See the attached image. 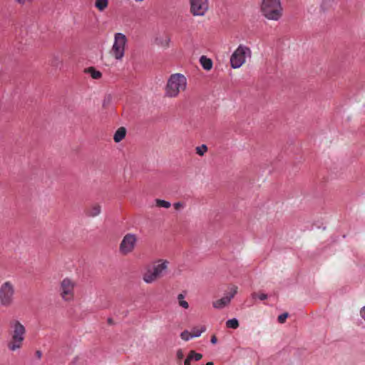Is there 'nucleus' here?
Returning a JSON list of instances; mask_svg holds the SVG:
<instances>
[{
    "label": "nucleus",
    "instance_id": "nucleus-1",
    "mask_svg": "<svg viewBox=\"0 0 365 365\" xmlns=\"http://www.w3.org/2000/svg\"><path fill=\"white\" fill-rule=\"evenodd\" d=\"M187 78L183 74L173 73L170 76L167 81L165 87V96L170 98H177L181 92L187 89Z\"/></svg>",
    "mask_w": 365,
    "mask_h": 365
},
{
    "label": "nucleus",
    "instance_id": "nucleus-2",
    "mask_svg": "<svg viewBox=\"0 0 365 365\" xmlns=\"http://www.w3.org/2000/svg\"><path fill=\"white\" fill-rule=\"evenodd\" d=\"M169 262L167 260L159 259L155 262L152 266L148 267L143 274V279L146 284H152L163 277L168 267Z\"/></svg>",
    "mask_w": 365,
    "mask_h": 365
},
{
    "label": "nucleus",
    "instance_id": "nucleus-3",
    "mask_svg": "<svg viewBox=\"0 0 365 365\" xmlns=\"http://www.w3.org/2000/svg\"><path fill=\"white\" fill-rule=\"evenodd\" d=\"M282 10L280 0H261L260 11L268 20L278 21L282 16Z\"/></svg>",
    "mask_w": 365,
    "mask_h": 365
},
{
    "label": "nucleus",
    "instance_id": "nucleus-4",
    "mask_svg": "<svg viewBox=\"0 0 365 365\" xmlns=\"http://www.w3.org/2000/svg\"><path fill=\"white\" fill-rule=\"evenodd\" d=\"M11 329V341L8 344V348L11 351L21 349L25 339L26 328L19 320H13L10 322Z\"/></svg>",
    "mask_w": 365,
    "mask_h": 365
},
{
    "label": "nucleus",
    "instance_id": "nucleus-5",
    "mask_svg": "<svg viewBox=\"0 0 365 365\" xmlns=\"http://www.w3.org/2000/svg\"><path fill=\"white\" fill-rule=\"evenodd\" d=\"M252 57V51L250 47L244 44H240L233 51L230 58V66L233 69L242 67Z\"/></svg>",
    "mask_w": 365,
    "mask_h": 365
},
{
    "label": "nucleus",
    "instance_id": "nucleus-6",
    "mask_svg": "<svg viewBox=\"0 0 365 365\" xmlns=\"http://www.w3.org/2000/svg\"><path fill=\"white\" fill-rule=\"evenodd\" d=\"M128 38L126 36L120 32L115 33L110 50V55L117 61H121L125 56Z\"/></svg>",
    "mask_w": 365,
    "mask_h": 365
},
{
    "label": "nucleus",
    "instance_id": "nucleus-7",
    "mask_svg": "<svg viewBox=\"0 0 365 365\" xmlns=\"http://www.w3.org/2000/svg\"><path fill=\"white\" fill-rule=\"evenodd\" d=\"M16 289L11 281H5L0 285V305L2 307H10L14 302Z\"/></svg>",
    "mask_w": 365,
    "mask_h": 365
},
{
    "label": "nucleus",
    "instance_id": "nucleus-8",
    "mask_svg": "<svg viewBox=\"0 0 365 365\" xmlns=\"http://www.w3.org/2000/svg\"><path fill=\"white\" fill-rule=\"evenodd\" d=\"M76 283L70 278H64L59 285V294L63 301L70 302L74 299Z\"/></svg>",
    "mask_w": 365,
    "mask_h": 365
},
{
    "label": "nucleus",
    "instance_id": "nucleus-9",
    "mask_svg": "<svg viewBox=\"0 0 365 365\" xmlns=\"http://www.w3.org/2000/svg\"><path fill=\"white\" fill-rule=\"evenodd\" d=\"M189 11L194 17H204L210 11V0H189Z\"/></svg>",
    "mask_w": 365,
    "mask_h": 365
},
{
    "label": "nucleus",
    "instance_id": "nucleus-10",
    "mask_svg": "<svg viewBox=\"0 0 365 365\" xmlns=\"http://www.w3.org/2000/svg\"><path fill=\"white\" fill-rule=\"evenodd\" d=\"M138 243V237L133 233H127L122 239L119 245V252L123 255L132 253Z\"/></svg>",
    "mask_w": 365,
    "mask_h": 365
},
{
    "label": "nucleus",
    "instance_id": "nucleus-11",
    "mask_svg": "<svg viewBox=\"0 0 365 365\" xmlns=\"http://www.w3.org/2000/svg\"><path fill=\"white\" fill-rule=\"evenodd\" d=\"M238 288L235 285H232L228 288V292L224 294L220 299H217L212 302V306L215 309H222L227 307L232 298L237 293Z\"/></svg>",
    "mask_w": 365,
    "mask_h": 365
},
{
    "label": "nucleus",
    "instance_id": "nucleus-12",
    "mask_svg": "<svg viewBox=\"0 0 365 365\" xmlns=\"http://www.w3.org/2000/svg\"><path fill=\"white\" fill-rule=\"evenodd\" d=\"M84 72L95 80L100 79L102 77V73L96 70L94 67H88L85 69Z\"/></svg>",
    "mask_w": 365,
    "mask_h": 365
},
{
    "label": "nucleus",
    "instance_id": "nucleus-13",
    "mask_svg": "<svg viewBox=\"0 0 365 365\" xmlns=\"http://www.w3.org/2000/svg\"><path fill=\"white\" fill-rule=\"evenodd\" d=\"M202 355L199 353H196L195 351H190L187 357L185 359L184 361L185 365H190V361L192 359H194L195 361H199L202 359Z\"/></svg>",
    "mask_w": 365,
    "mask_h": 365
},
{
    "label": "nucleus",
    "instance_id": "nucleus-14",
    "mask_svg": "<svg viewBox=\"0 0 365 365\" xmlns=\"http://www.w3.org/2000/svg\"><path fill=\"white\" fill-rule=\"evenodd\" d=\"M126 130L125 128L123 127H121L118 128L113 136V139L115 142L119 143L120 142L125 136Z\"/></svg>",
    "mask_w": 365,
    "mask_h": 365
},
{
    "label": "nucleus",
    "instance_id": "nucleus-15",
    "mask_svg": "<svg viewBox=\"0 0 365 365\" xmlns=\"http://www.w3.org/2000/svg\"><path fill=\"white\" fill-rule=\"evenodd\" d=\"M94 6L98 9V11L103 12L108 6V0H96Z\"/></svg>",
    "mask_w": 365,
    "mask_h": 365
},
{
    "label": "nucleus",
    "instance_id": "nucleus-16",
    "mask_svg": "<svg viewBox=\"0 0 365 365\" xmlns=\"http://www.w3.org/2000/svg\"><path fill=\"white\" fill-rule=\"evenodd\" d=\"M200 62L205 70L209 71L212 67V61L211 59L207 58L205 56L200 57Z\"/></svg>",
    "mask_w": 365,
    "mask_h": 365
},
{
    "label": "nucleus",
    "instance_id": "nucleus-17",
    "mask_svg": "<svg viewBox=\"0 0 365 365\" xmlns=\"http://www.w3.org/2000/svg\"><path fill=\"white\" fill-rule=\"evenodd\" d=\"M101 207L98 205H94L88 210V215L91 217H96L101 213Z\"/></svg>",
    "mask_w": 365,
    "mask_h": 365
},
{
    "label": "nucleus",
    "instance_id": "nucleus-18",
    "mask_svg": "<svg viewBox=\"0 0 365 365\" xmlns=\"http://www.w3.org/2000/svg\"><path fill=\"white\" fill-rule=\"evenodd\" d=\"M177 298H178V304H179L181 307H182V308H184V309H188V307H189V304H188V302L185 299V295H184V294H179L178 295V297H177Z\"/></svg>",
    "mask_w": 365,
    "mask_h": 365
},
{
    "label": "nucleus",
    "instance_id": "nucleus-19",
    "mask_svg": "<svg viewBox=\"0 0 365 365\" xmlns=\"http://www.w3.org/2000/svg\"><path fill=\"white\" fill-rule=\"evenodd\" d=\"M226 326L230 329H237L239 327L238 320L236 318L228 319L226 322Z\"/></svg>",
    "mask_w": 365,
    "mask_h": 365
},
{
    "label": "nucleus",
    "instance_id": "nucleus-20",
    "mask_svg": "<svg viewBox=\"0 0 365 365\" xmlns=\"http://www.w3.org/2000/svg\"><path fill=\"white\" fill-rule=\"evenodd\" d=\"M155 205L160 207L169 208L171 205L170 202L164 200L156 199Z\"/></svg>",
    "mask_w": 365,
    "mask_h": 365
},
{
    "label": "nucleus",
    "instance_id": "nucleus-21",
    "mask_svg": "<svg viewBox=\"0 0 365 365\" xmlns=\"http://www.w3.org/2000/svg\"><path fill=\"white\" fill-rule=\"evenodd\" d=\"M205 330H206L205 327H201L200 329L195 328L192 330L191 334H192L193 338H195V337L200 336L202 334V333L205 331Z\"/></svg>",
    "mask_w": 365,
    "mask_h": 365
},
{
    "label": "nucleus",
    "instance_id": "nucleus-22",
    "mask_svg": "<svg viewBox=\"0 0 365 365\" xmlns=\"http://www.w3.org/2000/svg\"><path fill=\"white\" fill-rule=\"evenodd\" d=\"M180 337L182 340L187 341L193 338L191 332L185 330L180 334Z\"/></svg>",
    "mask_w": 365,
    "mask_h": 365
},
{
    "label": "nucleus",
    "instance_id": "nucleus-23",
    "mask_svg": "<svg viewBox=\"0 0 365 365\" xmlns=\"http://www.w3.org/2000/svg\"><path fill=\"white\" fill-rule=\"evenodd\" d=\"M207 150V146L205 145H202L196 148V153L199 155L202 156L206 153Z\"/></svg>",
    "mask_w": 365,
    "mask_h": 365
},
{
    "label": "nucleus",
    "instance_id": "nucleus-24",
    "mask_svg": "<svg viewBox=\"0 0 365 365\" xmlns=\"http://www.w3.org/2000/svg\"><path fill=\"white\" fill-rule=\"evenodd\" d=\"M252 297L254 299L258 298L260 300H264V299H266L267 298V295L266 294H264V293H260V294L253 293L252 294Z\"/></svg>",
    "mask_w": 365,
    "mask_h": 365
},
{
    "label": "nucleus",
    "instance_id": "nucleus-25",
    "mask_svg": "<svg viewBox=\"0 0 365 365\" xmlns=\"http://www.w3.org/2000/svg\"><path fill=\"white\" fill-rule=\"evenodd\" d=\"M288 317L287 313H283L278 317V321L279 323H284Z\"/></svg>",
    "mask_w": 365,
    "mask_h": 365
},
{
    "label": "nucleus",
    "instance_id": "nucleus-26",
    "mask_svg": "<svg viewBox=\"0 0 365 365\" xmlns=\"http://www.w3.org/2000/svg\"><path fill=\"white\" fill-rule=\"evenodd\" d=\"M176 356H177V359L179 360H182L183 359L184 354H183V351L182 349L177 350Z\"/></svg>",
    "mask_w": 365,
    "mask_h": 365
},
{
    "label": "nucleus",
    "instance_id": "nucleus-27",
    "mask_svg": "<svg viewBox=\"0 0 365 365\" xmlns=\"http://www.w3.org/2000/svg\"><path fill=\"white\" fill-rule=\"evenodd\" d=\"M174 207L176 209V210H180L181 208H183L184 207V205L183 203L180 202H175L174 205H173Z\"/></svg>",
    "mask_w": 365,
    "mask_h": 365
},
{
    "label": "nucleus",
    "instance_id": "nucleus-28",
    "mask_svg": "<svg viewBox=\"0 0 365 365\" xmlns=\"http://www.w3.org/2000/svg\"><path fill=\"white\" fill-rule=\"evenodd\" d=\"M361 317L365 321V306H364L359 312Z\"/></svg>",
    "mask_w": 365,
    "mask_h": 365
},
{
    "label": "nucleus",
    "instance_id": "nucleus-29",
    "mask_svg": "<svg viewBox=\"0 0 365 365\" xmlns=\"http://www.w3.org/2000/svg\"><path fill=\"white\" fill-rule=\"evenodd\" d=\"M210 341L212 344H215L217 341V337L215 336H212L211 337Z\"/></svg>",
    "mask_w": 365,
    "mask_h": 365
},
{
    "label": "nucleus",
    "instance_id": "nucleus-30",
    "mask_svg": "<svg viewBox=\"0 0 365 365\" xmlns=\"http://www.w3.org/2000/svg\"><path fill=\"white\" fill-rule=\"evenodd\" d=\"M36 355L38 358H41V352L40 351H36Z\"/></svg>",
    "mask_w": 365,
    "mask_h": 365
},
{
    "label": "nucleus",
    "instance_id": "nucleus-31",
    "mask_svg": "<svg viewBox=\"0 0 365 365\" xmlns=\"http://www.w3.org/2000/svg\"><path fill=\"white\" fill-rule=\"evenodd\" d=\"M205 365H214L212 362H207Z\"/></svg>",
    "mask_w": 365,
    "mask_h": 365
},
{
    "label": "nucleus",
    "instance_id": "nucleus-32",
    "mask_svg": "<svg viewBox=\"0 0 365 365\" xmlns=\"http://www.w3.org/2000/svg\"><path fill=\"white\" fill-rule=\"evenodd\" d=\"M169 41H170V39H167V40H166V46H168V45Z\"/></svg>",
    "mask_w": 365,
    "mask_h": 365
}]
</instances>
